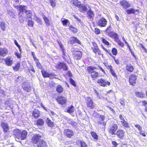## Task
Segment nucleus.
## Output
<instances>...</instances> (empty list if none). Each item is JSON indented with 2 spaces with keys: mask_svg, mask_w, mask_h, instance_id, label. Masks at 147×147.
<instances>
[{
  "mask_svg": "<svg viewBox=\"0 0 147 147\" xmlns=\"http://www.w3.org/2000/svg\"><path fill=\"white\" fill-rule=\"evenodd\" d=\"M112 26L110 25L107 27L105 32L107 33L108 35L110 38L114 39L115 41L121 47L124 46V43L122 42L119 39V35L117 33L113 31H111L112 29Z\"/></svg>",
  "mask_w": 147,
  "mask_h": 147,
  "instance_id": "f257e3e1",
  "label": "nucleus"
},
{
  "mask_svg": "<svg viewBox=\"0 0 147 147\" xmlns=\"http://www.w3.org/2000/svg\"><path fill=\"white\" fill-rule=\"evenodd\" d=\"M96 67L90 66L87 67L86 70L88 73L90 74V76L92 80L96 79L100 76V74L97 71L94 70L96 69Z\"/></svg>",
  "mask_w": 147,
  "mask_h": 147,
  "instance_id": "f03ea898",
  "label": "nucleus"
},
{
  "mask_svg": "<svg viewBox=\"0 0 147 147\" xmlns=\"http://www.w3.org/2000/svg\"><path fill=\"white\" fill-rule=\"evenodd\" d=\"M92 46L91 47V48L93 52L96 55L103 56V54L99 48L98 44L95 42H92Z\"/></svg>",
  "mask_w": 147,
  "mask_h": 147,
  "instance_id": "7ed1b4c3",
  "label": "nucleus"
},
{
  "mask_svg": "<svg viewBox=\"0 0 147 147\" xmlns=\"http://www.w3.org/2000/svg\"><path fill=\"white\" fill-rule=\"evenodd\" d=\"M105 119V117L104 115H100L99 116V120L97 121L99 128L104 131L105 130L106 125V122L104 121Z\"/></svg>",
  "mask_w": 147,
  "mask_h": 147,
  "instance_id": "20e7f679",
  "label": "nucleus"
},
{
  "mask_svg": "<svg viewBox=\"0 0 147 147\" xmlns=\"http://www.w3.org/2000/svg\"><path fill=\"white\" fill-rule=\"evenodd\" d=\"M118 128V126L116 123L110 124L108 128V131L109 134L111 135L115 134Z\"/></svg>",
  "mask_w": 147,
  "mask_h": 147,
  "instance_id": "39448f33",
  "label": "nucleus"
},
{
  "mask_svg": "<svg viewBox=\"0 0 147 147\" xmlns=\"http://www.w3.org/2000/svg\"><path fill=\"white\" fill-rule=\"evenodd\" d=\"M110 81L104 78H100L97 80V83L101 86L107 87L111 85Z\"/></svg>",
  "mask_w": 147,
  "mask_h": 147,
  "instance_id": "423d86ee",
  "label": "nucleus"
},
{
  "mask_svg": "<svg viewBox=\"0 0 147 147\" xmlns=\"http://www.w3.org/2000/svg\"><path fill=\"white\" fill-rule=\"evenodd\" d=\"M41 72L43 77L44 78H49L52 79L56 76L54 73H49L44 68L41 69Z\"/></svg>",
  "mask_w": 147,
  "mask_h": 147,
  "instance_id": "0eeeda50",
  "label": "nucleus"
},
{
  "mask_svg": "<svg viewBox=\"0 0 147 147\" xmlns=\"http://www.w3.org/2000/svg\"><path fill=\"white\" fill-rule=\"evenodd\" d=\"M137 76L133 74L129 76L128 82L130 85L133 86H136L137 82Z\"/></svg>",
  "mask_w": 147,
  "mask_h": 147,
  "instance_id": "6e6552de",
  "label": "nucleus"
},
{
  "mask_svg": "<svg viewBox=\"0 0 147 147\" xmlns=\"http://www.w3.org/2000/svg\"><path fill=\"white\" fill-rule=\"evenodd\" d=\"M107 20L104 17H102L98 20L96 22V24L100 27H105L107 26Z\"/></svg>",
  "mask_w": 147,
  "mask_h": 147,
  "instance_id": "1a4fd4ad",
  "label": "nucleus"
},
{
  "mask_svg": "<svg viewBox=\"0 0 147 147\" xmlns=\"http://www.w3.org/2000/svg\"><path fill=\"white\" fill-rule=\"evenodd\" d=\"M87 107L90 109H93L95 106L92 99L90 97H87L85 99Z\"/></svg>",
  "mask_w": 147,
  "mask_h": 147,
  "instance_id": "9d476101",
  "label": "nucleus"
},
{
  "mask_svg": "<svg viewBox=\"0 0 147 147\" xmlns=\"http://www.w3.org/2000/svg\"><path fill=\"white\" fill-rule=\"evenodd\" d=\"M41 137L42 136L39 134H36L33 136L31 139V142L34 146L39 142Z\"/></svg>",
  "mask_w": 147,
  "mask_h": 147,
  "instance_id": "9b49d317",
  "label": "nucleus"
},
{
  "mask_svg": "<svg viewBox=\"0 0 147 147\" xmlns=\"http://www.w3.org/2000/svg\"><path fill=\"white\" fill-rule=\"evenodd\" d=\"M101 48L103 49L106 53H108L111 56L114 61L115 63L117 65H119L120 64L121 61L118 59H116L115 56L113 55L111 53L110 50H107L102 45H101Z\"/></svg>",
  "mask_w": 147,
  "mask_h": 147,
  "instance_id": "f8f14e48",
  "label": "nucleus"
},
{
  "mask_svg": "<svg viewBox=\"0 0 147 147\" xmlns=\"http://www.w3.org/2000/svg\"><path fill=\"white\" fill-rule=\"evenodd\" d=\"M55 100L58 104L62 105L65 104L67 102L66 98L62 96H57Z\"/></svg>",
  "mask_w": 147,
  "mask_h": 147,
  "instance_id": "ddd939ff",
  "label": "nucleus"
},
{
  "mask_svg": "<svg viewBox=\"0 0 147 147\" xmlns=\"http://www.w3.org/2000/svg\"><path fill=\"white\" fill-rule=\"evenodd\" d=\"M2 59L4 60L5 63L7 66H11L13 63V59L11 56L7 57L5 58H3Z\"/></svg>",
  "mask_w": 147,
  "mask_h": 147,
  "instance_id": "4468645a",
  "label": "nucleus"
},
{
  "mask_svg": "<svg viewBox=\"0 0 147 147\" xmlns=\"http://www.w3.org/2000/svg\"><path fill=\"white\" fill-rule=\"evenodd\" d=\"M125 132L122 129H118L116 131L115 134L119 139H123L125 137Z\"/></svg>",
  "mask_w": 147,
  "mask_h": 147,
  "instance_id": "2eb2a0df",
  "label": "nucleus"
},
{
  "mask_svg": "<svg viewBox=\"0 0 147 147\" xmlns=\"http://www.w3.org/2000/svg\"><path fill=\"white\" fill-rule=\"evenodd\" d=\"M119 3L120 5L122 6L123 8L124 9H126L131 6L129 2L126 0H121L119 2Z\"/></svg>",
  "mask_w": 147,
  "mask_h": 147,
  "instance_id": "dca6fc26",
  "label": "nucleus"
},
{
  "mask_svg": "<svg viewBox=\"0 0 147 147\" xmlns=\"http://www.w3.org/2000/svg\"><path fill=\"white\" fill-rule=\"evenodd\" d=\"M55 67L57 69H62L64 70L67 71L68 67L64 62H60L57 63L55 66Z\"/></svg>",
  "mask_w": 147,
  "mask_h": 147,
  "instance_id": "f3484780",
  "label": "nucleus"
},
{
  "mask_svg": "<svg viewBox=\"0 0 147 147\" xmlns=\"http://www.w3.org/2000/svg\"><path fill=\"white\" fill-rule=\"evenodd\" d=\"M64 135L69 138H71L74 135L73 131L69 129H65L64 131Z\"/></svg>",
  "mask_w": 147,
  "mask_h": 147,
  "instance_id": "a211bd4d",
  "label": "nucleus"
},
{
  "mask_svg": "<svg viewBox=\"0 0 147 147\" xmlns=\"http://www.w3.org/2000/svg\"><path fill=\"white\" fill-rule=\"evenodd\" d=\"M22 87L24 90L27 92H30L32 90V88L30 84L26 82H24Z\"/></svg>",
  "mask_w": 147,
  "mask_h": 147,
  "instance_id": "6ab92c4d",
  "label": "nucleus"
},
{
  "mask_svg": "<svg viewBox=\"0 0 147 147\" xmlns=\"http://www.w3.org/2000/svg\"><path fill=\"white\" fill-rule=\"evenodd\" d=\"M8 53L7 49L5 47H0V55L4 57L7 55Z\"/></svg>",
  "mask_w": 147,
  "mask_h": 147,
  "instance_id": "aec40b11",
  "label": "nucleus"
},
{
  "mask_svg": "<svg viewBox=\"0 0 147 147\" xmlns=\"http://www.w3.org/2000/svg\"><path fill=\"white\" fill-rule=\"evenodd\" d=\"M73 55L74 59L76 60H79L82 57V53L81 51H78L73 53Z\"/></svg>",
  "mask_w": 147,
  "mask_h": 147,
  "instance_id": "412c9836",
  "label": "nucleus"
},
{
  "mask_svg": "<svg viewBox=\"0 0 147 147\" xmlns=\"http://www.w3.org/2000/svg\"><path fill=\"white\" fill-rule=\"evenodd\" d=\"M40 112L38 109H35L32 112V115L34 118L35 119L38 118L40 116Z\"/></svg>",
  "mask_w": 147,
  "mask_h": 147,
  "instance_id": "4be33fe9",
  "label": "nucleus"
},
{
  "mask_svg": "<svg viewBox=\"0 0 147 147\" xmlns=\"http://www.w3.org/2000/svg\"><path fill=\"white\" fill-rule=\"evenodd\" d=\"M35 146H37V147H47V144L45 141L41 139Z\"/></svg>",
  "mask_w": 147,
  "mask_h": 147,
  "instance_id": "5701e85b",
  "label": "nucleus"
},
{
  "mask_svg": "<svg viewBox=\"0 0 147 147\" xmlns=\"http://www.w3.org/2000/svg\"><path fill=\"white\" fill-rule=\"evenodd\" d=\"M108 69H109L111 75L115 78L117 79V76L115 72V71L113 69L112 66L111 65H109L108 67H107Z\"/></svg>",
  "mask_w": 147,
  "mask_h": 147,
  "instance_id": "b1692460",
  "label": "nucleus"
},
{
  "mask_svg": "<svg viewBox=\"0 0 147 147\" xmlns=\"http://www.w3.org/2000/svg\"><path fill=\"white\" fill-rule=\"evenodd\" d=\"M70 38L71 39L69 40V42L71 44H73L77 43L79 44H81L80 41L76 37L72 36Z\"/></svg>",
  "mask_w": 147,
  "mask_h": 147,
  "instance_id": "393cba45",
  "label": "nucleus"
},
{
  "mask_svg": "<svg viewBox=\"0 0 147 147\" xmlns=\"http://www.w3.org/2000/svg\"><path fill=\"white\" fill-rule=\"evenodd\" d=\"M4 133H6L8 132L9 130V128L7 124L3 122H2L1 124Z\"/></svg>",
  "mask_w": 147,
  "mask_h": 147,
  "instance_id": "a878e982",
  "label": "nucleus"
},
{
  "mask_svg": "<svg viewBox=\"0 0 147 147\" xmlns=\"http://www.w3.org/2000/svg\"><path fill=\"white\" fill-rule=\"evenodd\" d=\"M126 70L130 73L132 72L134 70V67L131 64L128 63L126 65Z\"/></svg>",
  "mask_w": 147,
  "mask_h": 147,
  "instance_id": "bb28decb",
  "label": "nucleus"
},
{
  "mask_svg": "<svg viewBox=\"0 0 147 147\" xmlns=\"http://www.w3.org/2000/svg\"><path fill=\"white\" fill-rule=\"evenodd\" d=\"M79 8V10L80 12L83 13L86 12L87 10V7L86 6L84 5L80 4V7H78Z\"/></svg>",
  "mask_w": 147,
  "mask_h": 147,
  "instance_id": "cd10ccee",
  "label": "nucleus"
},
{
  "mask_svg": "<svg viewBox=\"0 0 147 147\" xmlns=\"http://www.w3.org/2000/svg\"><path fill=\"white\" fill-rule=\"evenodd\" d=\"M70 3L75 7H80L81 2L78 0H71Z\"/></svg>",
  "mask_w": 147,
  "mask_h": 147,
  "instance_id": "c85d7f7f",
  "label": "nucleus"
},
{
  "mask_svg": "<svg viewBox=\"0 0 147 147\" xmlns=\"http://www.w3.org/2000/svg\"><path fill=\"white\" fill-rule=\"evenodd\" d=\"M136 96L139 98H143L145 97V94L142 91H136L135 92Z\"/></svg>",
  "mask_w": 147,
  "mask_h": 147,
  "instance_id": "c756f323",
  "label": "nucleus"
},
{
  "mask_svg": "<svg viewBox=\"0 0 147 147\" xmlns=\"http://www.w3.org/2000/svg\"><path fill=\"white\" fill-rule=\"evenodd\" d=\"M68 29L73 34H75L78 32V29L72 25H70L69 26Z\"/></svg>",
  "mask_w": 147,
  "mask_h": 147,
  "instance_id": "7c9ffc66",
  "label": "nucleus"
},
{
  "mask_svg": "<svg viewBox=\"0 0 147 147\" xmlns=\"http://www.w3.org/2000/svg\"><path fill=\"white\" fill-rule=\"evenodd\" d=\"M138 11V9L135 10L134 8H131L130 9H127L125 11L128 14H129L131 13L134 14L136 12V11Z\"/></svg>",
  "mask_w": 147,
  "mask_h": 147,
  "instance_id": "2f4dec72",
  "label": "nucleus"
},
{
  "mask_svg": "<svg viewBox=\"0 0 147 147\" xmlns=\"http://www.w3.org/2000/svg\"><path fill=\"white\" fill-rule=\"evenodd\" d=\"M46 122L48 127H53L55 126L54 123L49 118H47Z\"/></svg>",
  "mask_w": 147,
  "mask_h": 147,
  "instance_id": "473e14b6",
  "label": "nucleus"
},
{
  "mask_svg": "<svg viewBox=\"0 0 147 147\" xmlns=\"http://www.w3.org/2000/svg\"><path fill=\"white\" fill-rule=\"evenodd\" d=\"M58 43L61 51H62L63 55L64 56H65L66 55L65 50V49L63 48V46L62 45L61 42L58 41Z\"/></svg>",
  "mask_w": 147,
  "mask_h": 147,
  "instance_id": "72a5a7b5",
  "label": "nucleus"
},
{
  "mask_svg": "<svg viewBox=\"0 0 147 147\" xmlns=\"http://www.w3.org/2000/svg\"><path fill=\"white\" fill-rule=\"evenodd\" d=\"M44 120L42 119H39L36 120V124L37 126H42L44 125Z\"/></svg>",
  "mask_w": 147,
  "mask_h": 147,
  "instance_id": "f704fd0d",
  "label": "nucleus"
},
{
  "mask_svg": "<svg viewBox=\"0 0 147 147\" xmlns=\"http://www.w3.org/2000/svg\"><path fill=\"white\" fill-rule=\"evenodd\" d=\"M75 109L73 106L71 105L68 107L67 109V112L69 114H71L74 112Z\"/></svg>",
  "mask_w": 147,
  "mask_h": 147,
  "instance_id": "c9c22d12",
  "label": "nucleus"
},
{
  "mask_svg": "<svg viewBox=\"0 0 147 147\" xmlns=\"http://www.w3.org/2000/svg\"><path fill=\"white\" fill-rule=\"evenodd\" d=\"M7 26V25H6L4 22H0V27L2 31H5L6 30Z\"/></svg>",
  "mask_w": 147,
  "mask_h": 147,
  "instance_id": "e433bc0d",
  "label": "nucleus"
},
{
  "mask_svg": "<svg viewBox=\"0 0 147 147\" xmlns=\"http://www.w3.org/2000/svg\"><path fill=\"white\" fill-rule=\"evenodd\" d=\"M56 91L58 93H61L64 91L63 88L60 85H58L56 87Z\"/></svg>",
  "mask_w": 147,
  "mask_h": 147,
  "instance_id": "4c0bfd02",
  "label": "nucleus"
},
{
  "mask_svg": "<svg viewBox=\"0 0 147 147\" xmlns=\"http://www.w3.org/2000/svg\"><path fill=\"white\" fill-rule=\"evenodd\" d=\"M78 142L79 143L80 147H88L87 144L83 140H78Z\"/></svg>",
  "mask_w": 147,
  "mask_h": 147,
  "instance_id": "58836bf2",
  "label": "nucleus"
},
{
  "mask_svg": "<svg viewBox=\"0 0 147 147\" xmlns=\"http://www.w3.org/2000/svg\"><path fill=\"white\" fill-rule=\"evenodd\" d=\"M34 61H35L36 66L38 68L40 69H42V66L38 59L34 60Z\"/></svg>",
  "mask_w": 147,
  "mask_h": 147,
  "instance_id": "ea45409f",
  "label": "nucleus"
},
{
  "mask_svg": "<svg viewBox=\"0 0 147 147\" xmlns=\"http://www.w3.org/2000/svg\"><path fill=\"white\" fill-rule=\"evenodd\" d=\"M94 13L90 9L87 12V17L89 19H91L94 16Z\"/></svg>",
  "mask_w": 147,
  "mask_h": 147,
  "instance_id": "a19ab883",
  "label": "nucleus"
},
{
  "mask_svg": "<svg viewBox=\"0 0 147 147\" xmlns=\"http://www.w3.org/2000/svg\"><path fill=\"white\" fill-rule=\"evenodd\" d=\"M90 134L92 138L95 140H98V137L96 133L94 131L90 132Z\"/></svg>",
  "mask_w": 147,
  "mask_h": 147,
  "instance_id": "79ce46f5",
  "label": "nucleus"
},
{
  "mask_svg": "<svg viewBox=\"0 0 147 147\" xmlns=\"http://www.w3.org/2000/svg\"><path fill=\"white\" fill-rule=\"evenodd\" d=\"M27 133L26 130H24L22 131L21 133V140H24L25 139L27 136Z\"/></svg>",
  "mask_w": 147,
  "mask_h": 147,
  "instance_id": "37998d69",
  "label": "nucleus"
},
{
  "mask_svg": "<svg viewBox=\"0 0 147 147\" xmlns=\"http://www.w3.org/2000/svg\"><path fill=\"white\" fill-rule=\"evenodd\" d=\"M20 64L19 62H18L15 65V66L13 67V69L14 71H17L20 69Z\"/></svg>",
  "mask_w": 147,
  "mask_h": 147,
  "instance_id": "c03bdc74",
  "label": "nucleus"
},
{
  "mask_svg": "<svg viewBox=\"0 0 147 147\" xmlns=\"http://www.w3.org/2000/svg\"><path fill=\"white\" fill-rule=\"evenodd\" d=\"M27 8V7L26 6L22 5H19V10L20 12H23L24 11L25 12L26 10H27L26 9Z\"/></svg>",
  "mask_w": 147,
  "mask_h": 147,
  "instance_id": "a18cd8bd",
  "label": "nucleus"
},
{
  "mask_svg": "<svg viewBox=\"0 0 147 147\" xmlns=\"http://www.w3.org/2000/svg\"><path fill=\"white\" fill-rule=\"evenodd\" d=\"M61 21L64 26H66L68 24H70L69 21L67 19H64L63 20H62V19H61Z\"/></svg>",
  "mask_w": 147,
  "mask_h": 147,
  "instance_id": "49530a36",
  "label": "nucleus"
},
{
  "mask_svg": "<svg viewBox=\"0 0 147 147\" xmlns=\"http://www.w3.org/2000/svg\"><path fill=\"white\" fill-rule=\"evenodd\" d=\"M28 72L30 74L31 73V71H32L33 73H35V70L34 67L32 65H30L29 67L28 68Z\"/></svg>",
  "mask_w": 147,
  "mask_h": 147,
  "instance_id": "de8ad7c7",
  "label": "nucleus"
},
{
  "mask_svg": "<svg viewBox=\"0 0 147 147\" xmlns=\"http://www.w3.org/2000/svg\"><path fill=\"white\" fill-rule=\"evenodd\" d=\"M123 126L125 128H128L130 127V126L128 123L125 120L121 123Z\"/></svg>",
  "mask_w": 147,
  "mask_h": 147,
  "instance_id": "09e8293b",
  "label": "nucleus"
},
{
  "mask_svg": "<svg viewBox=\"0 0 147 147\" xmlns=\"http://www.w3.org/2000/svg\"><path fill=\"white\" fill-rule=\"evenodd\" d=\"M49 3L53 8H54L56 6V0H49Z\"/></svg>",
  "mask_w": 147,
  "mask_h": 147,
  "instance_id": "8fccbe9b",
  "label": "nucleus"
},
{
  "mask_svg": "<svg viewBox=\"0 0 147 147\" xmlns=\"http://www.w3.org/2000/svg\"><path fill=\"white\" fill-rule=\"evenodd\" d=\"M25 13H26L27 16L32 20V14L31 11L30 10H26L25 11Z\"/></svg>",
  "mask_w": 147,
  "mask_h": 147,
  "instance_id": "3c124183",
  "label": "nucleus"
},
{
  "mask_svg": "<svg viewBox=\"0 0 147 147\" xmlns=\"http://www.w3.org/2000/svg\"><path fill=\"white\" fill-rule=\"evenodd\" d=\"M102 42L105 45L108 46L109 45V42L107 41L105 39L104 37H102L100 38Z\"/></svg>",
  "mask_w": 147,
  "mask_h": 147,
  "instance_id": "603ef678",
  "label": "nucleus"
},
{
  "mask_svg": "<svg viewBox=\"0 0 147 147\" xmlns=\"http://www.w3.org/2000/svg\"><path fill=\"white\" fill-rule=\"evenodd\" d=\"M43 19L46 25L47 26H50V23L48 18L47 17L44 16L43 18Z\"/></svg>",
  "mask_w": 147,
  "mask_h": 147,
  "instance_id": "864d4df0",
  "label": "nucleus"
},
{
  "mask_svg": "<svg viewBox=\"0 0 147 147\" xmlns=\"http://www.w3.org/2000/svg\"><path fill=\"white\" fill-rule=\"evenodd\" d=\"M111 52L113 55L116 56L117 54L118 51L115 47H114L112 48Z\"/></svg>",
  "mask_w": 147,
  "mask_h": 147,
  "instance_id": "5fc2aeb1",
  "label": "nucleus"
},
{
  "mask_svg": "<svg viewBox=\"0 0 147 147\" xmlns=\"http://www.w3.org/2000/svg\"><path fill=\"white\" fill-rule=\"evenodd\" d=\"M69 81L70 83L74 87H76V84L75 81L71 78H69Z\"/></svg>",
  "mask_w": 147,
  "mask_h": 147,
  "instance_id": "6e6d98bb",
  "label": "nucleus"
},
{
  "mask_svg": "<svg viewBox=\"0 0 147 147\" xmlns=\"http://www.w3.org/2000/svg\"><path fill=\"white\" fill-rule=\"evenodd\" d=\"M34 22L31 20H28V26L32 27L34 26Z\"/></svg>",
  "mask_w": 147,
  "mask_h": 147,
  "instance_id": "4d7b16f0",
  "label": "nucleus"
},
{
  "mask_svg": "<svg viewBox=\"0 0 147 147\" xmlns=\"http://www.w3.org/2000/svg\"><path fill=\"white\" fill-rule=\"evenodd\" d=\"M14 41L15 43V44L18 47L19 49V51L21 52L22 51V49H21L20 46L18 44V42H17V40H14Z\"/></svg>",
  "mask_w": 147,
  "mask_h": 147,
  "instance_id": "13d9d810",
  "label": "nucleus"
},
{
  "mask_svg": "<svg viewBox=\"0 0 147 147\" xmlns=\"http://www.w3.org/2000/svg\"><path fill=\"white\" fill-rule=\"evenodd\" d=\"M140 134L143 137H146V133L145 131L142 130L139 131Z\"/></svg>",
  "mask_w": 147,
  "mask_h": 147,
  "instance_id": "bf43d9fd",
  "label": "nucleus"
},
{
  "mask_svg": "<svg viewBox=\"0 0 147 147\" xmlns=\"http://www.w3.org/2000/svg\"><path fill=\"white\" fill-rule=\"evenodd\" d=\"M119 117L121 123L125 120L123 116L121 114L119 115Z\"/></svg>",
  "mask_w": 147,
  "mask_h": 147,
  "instance_id": "052dcab7",
  "label": "nucleus"
},
{
  "mask_svg": "<svg viewBox=\"0 0 147 147\" xmlns=\"http://www.w3.org/2000/svg\"><path fill=\"white\" fill-rule=\"evenodd\" d=\"M94 32L96 34H98L100 33V30L98 28H94Z\"/></svg>",
  "mask_w": 147,
  "mask_h": 147,
  "instance_id": "680f3d73",
  "label": "nucleus"
},
{
  "mask_svg": "<svg viewBox=\"0 0 147 147\" xmlns=\"http://www.w3.org/2000/svg\"><path fill=\"white\" fill-rule=\"evenodd\" d=\"M69 124L73 127L76 126L77 125L76 122H75L73 121H71L69 123Z\"/></svg>",
  "mask_w": 147,
  "mask_h": 147,
  "instance_id": "e2e57ef3",
  "label": "nucleus"
},
{
  "mask_svg": "<svg viewBox=\"0 0 147 147\" xmlns=\"http://www.w3.org/2000/svg\"><path fill=\"white\" fill-rule=\"evenodd\" d=\"M139 45L143 49L145 53H147V49L144 46L142 43H140Z\"/></svg>",
  "mask_w": 147,
  "mask_h": 147,
  "instance_id": "0e129e2a",
  "label": "nucleus"
},
{
  "mask_svg": "<svg viewBox=\"0 0 147 147\" xmlns=\"http://www.w3.org/2000/svg\"><path fill=\"white\" fill-rule=\"evenodd\" d=\"M15 55L18 58L20 59L21 58V53H19L17 52L15 53Z\"/></svg>",
  "mask_w": 147,
  "mask_h": 147,
  "instance_id": "69168bd1",
  "label": "nucleus"
},
{
  "mask_svg": "<svg viewBox=\"0 0 147 147\" xmlns=\"http://www.w3.org/2000/svg\"><path fill=\"white\" fill-rule=\"evenodd\" d=\"M134 126L135 127L137 128L139 131L142 130V127L139 125L135 124L134 125Z\"/></svg>",
  "mask_w": 147,
  "mask_h": 147,
  "instance_id": "338daca9",
  "label": "nucleus"
},
{
  "mask_svg": "<svg viewBox=\"0 0 147 147\" xmlns=\"http://www.w3.org/2000/svg\"><path fill=\"white\" fill-rule=\"evenodd\" d=\"M111 143L113 145L112 147H117L118 145V143L115 141H112Z\"/></svg>",
  "mask_w": 147,
  "mask_h": 147,
  "instance_id": "774afa93",
  "label": "nucleus"
}]
</instances>
